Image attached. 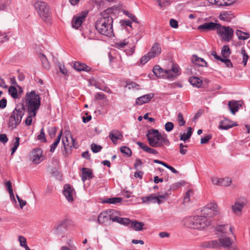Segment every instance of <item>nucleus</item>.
Returning <instances> with one entry per match:
<instances>
[{
  "label": "nucleus",
  "mask_w": 250,
  "mask_h": 250,
  "mask_svg": "<svg viewBox=\"0 0 250 250\" xmlns=\"http://www.w3.org/2000/svg\"><path fill=\"white\" fill-rule=\"evenodd\" d=\"M111 13L110 9H107L101 13V17L95 24L96 29L98 32L107 37H111L113 35V18Z\"/></svg>",
  "instance_id": "f257e3e1"
},
{
  "label": "nucleus",
  "mask_w": 250,
  "mask_h": 250,
  "mask_svg": "<svg viewBox=\"0 0 250 250\" xmlns=\"http://www.w3.org/2000/svg\"><path fill=\"white\" fill-rule=\"evenodd\" d=\"M149 145L154 147H162L164 145L167 146L170 142L166 134H162L155 129H149L146 134Z\"/></svg>",
  "instance_id": "f03ea898"
},
{
  "label": "nucleus",
  "mask_w": 250,
  "mask_h": 250,
  "mask_svg": "<svg viewBox=\"0 0 250 250\" xmlns=\"http://www.w3.org/2000/svg\"><path fill=\"white\" fill-rule=\"evenodd\" d=\"M211 224V220L208 219L203 215L190 216L186 218L184 225L188 228L203 229Z\"/></svg>",
  "instance_id": "7ed1b4c3"
},
{
  "label": "nucleus",
  "mask_w": 250,
  "mask_h": 250,
  "mask_svg": "<svg viewBox=\"0 0 250 250\" xmlns=\"http://www.w3.org/2000/svg\"><path fill=\"white\" fill-rule=\"evenodd\" d=\"M41 105L40 97L33 90L26 94L25 107L28 113H31L33 116H36L37 111Z\"/></svg>",
  "instance_id": "20e7f679"
},
{
  "label": "nucleus",
  "mask_w": 250,
  "mask_h": 250,
  "mask_svg": "<svg viewBox=\"0 0 250 250\" xmlns=\"http://www.w3.org/2000/svg\"><path fill=\"white\" fill-rule=\"evenodd\" d=\"M153 72L157 77L166 78L169 80H174L180 73H179V67L176 65H173L169 70L162 69L159 65L154 66Z\"/></svg>",
  "instance_id": "39448f33"
},
{
  "label": "nucleus",
  "mask_w": 250,
  "mask_h": 250,
  "mask_svg": "<svg viewBox=\"0 0 250 250\" xmlns=\"http://www.w3.org/2000/svg\"><path fill=\"white\" fill-rule=\"evenodd\" d=\"M25 106L21 104L18 106L11 113L8 122V127L11 129L15 128L21 122L24 114Z\"/></svg>",
  "instance_id": "423d86ee"
},
{
  "label": "nucleus",
  "mask_w": 250,
  "mask_h": 250,
  "mask_svg": "<svg viewBox=\"0 0 250 250\" xmlns=\"http://www.w3.org/2000/svg\"><path fill=\"white\" fill-rule=\"evenodd\" d=\"M216 31L217 34L225 42H229L234 36V30L230 26H225L218 23Z\"/></svg>",
  "instance_id": "0eeeda50"
},
{
  "label": "nucleus",
  "mask_w": 250,
  "mask_h": 250,
  "mask_svg": "<svg viewBox=\"0 0 250 250\" xmlns=\"http://www.w3.org/2000/svg\"><path fill=\"white\" fill-rule=\"evenodd\" d=\"M34 6L41 18L44 21H47L50 12L47 4L44 2L38 1L35 3Z\"/></svg>",
  "instance_id": "6e6552de"
},
{
  "label": "nucleus",
  "mask_w": 250,
  "mask_h": 250,
  "mask_svg": "<svg viewBox=\"0 0 250 250\" xmlns=\"http://www.w3.org/2000/svg\"><path fill=\"white\" fill-rule=\"evenodd\" d=\"M219 213L218 206L215 203L208 204L201 211V215L208 219Z\"/></svg>",
  "instance_id": "1a4fd4ad"
},
{
  "label": "nucleus",
  "mask_w": 250,
  "mask_h": 250,
  "mask_svg": "<svg viewBox=\"0 0 250 250\" xmlns=\"http://www.w3.org/2000/svg\"><path fill=\"white\" fill-rule=\"evenodd\" d=\"M65 136L62 139V143L65 148V153L68 154L71 152V148H77V144L75 142L70 131L65 132Z\"/></svg>",
  "instance_id": "9d476101"
},
{
  "label": "nucleus",
  "mask_w": 250,
  "mask_h": 250,
  "mask_svg": "<svg viewBox=\"0 0 250 250\" xmlns=\"http://www.w3.org/2000/svg\"><path fill=\"white\" fill-rule=\"evenodd\" d=\"M107 211L109 215V219L113 222L124 225L127 224L129 221V219L128 218L120 217L119 213L115 209H108Z\"/></svg>",
  "instance_id": "9b49d317"
},
{
  "label": "nucleus",
  "mask_w": 250,
  "mask_h": 250,
  "mask_svg": "<svg viewBox=\"0 0 250 250\" xmlns=\"http://www.w3.org/2000/svg\"><path fill=\"white\" fill-rule=\"evenodd\" d=\"M63 193L68 202H72L73 201L75 192L74 188L70 185L65 184L64 186Z\"/></svg>",
  "instance_id": "f8f14e48"
},
{
  "label": "nucleus",
  "mask_w": 250,
  "mask_h": 250,
  "mask_svg": "<svg viewBox=\"0 0 250 250\" xmlns=\"http://www.w3.org/2000/svg\"><path fill=\"white\" fill-rule=\"evenodd\" d=\"M246 204L245 199L242 201L236 200L233 205L232 206L231 208L234 213L236 215H239L241 214L242 208Z\"/></svg>",
  "instance_id": "ddd939ff"
},
{
  "label": "nucleus",
  "mask_w": 250,
  "mask_h": 250,
  "mask_svg": "<svg viewBox=\"0 0 250 250\" xmlns=\"http://www.w3.org/2000/svg\"><path fill=\"white\" fill-rule=\"evenodd\" d=\"M218 23L213 22H205L200 25L198 29L203 31H211L217 30Z\"/></svg>",
  "instance_id": "4468645a"
},
{
  "label": "nucleus",
  "mask_w": 250,
  "mask_h": 250,
  "mask_svg": "<svg viewBox=\"0 0 250 250\" xmlns=\"http://www.w3.org/2000/svg\"><path fill=\"white\" fill-rule=\"evenodd\" d=\"M86 16V14L84 13L73 17L72 20V27L75 29H78L84 21Z\"/></svg>",
  "instance_id": "2eb2a0df"
},
{
  "label": "nucleus",
  "mask_w": 250,
  "mask_h": 250,
  "mask_svg": "<svg viewBox=\"0 0 250 250\" xmlns=\"http://www.w3.org/2000/svg\"><path fill=\"white\" fill-rule=\"evenodd\" d=\"M124 225L128 226L134 230L137 231L143 230V227L144 226V224L143 222H139L137 220L131 221L130 219L129 222L127 223V224Z\"/></svg>",
  "instance_id": "dca6fc26"
},
{
  "label": "nucleus",
  "mask_w": 250,
  "mask_h": 250,
  "mask_svg": "<svg viewBox=\"0 0 250 250\" xmlns=\"http://www.w3.org/2000/svg\"><path fill=\"white\" fill-rule=\"evenodd\" d=\"M162 52V48L160 44L157 42H155L153 44L149 51L148 52L149 55L154 58L159 56Z\"/></svg>",
  "instance_id": "f3484780"
},
{
  "label": "nucleus",
  "mask_w": 250,
  "mask_h": 250,
  "mask_svg": "<svg viewBox=\"0 0 250 250\" xmlns=\"http://www.w3.org/2000/svg\"><path fill=\"white\" fill-rule=\"evenodd\" d=\"M237 124L227 119H224L222 120L219 124V128L220 129L227 130L232 127L236 126Z\"/></svg>",
  "instance_id": "a211bd4d"
},
{
  "label": "nucleus",
  "mask_w": 250,
  "mask_h": 250,
  "mask_svg": "<svg viewBox=\"0 0 250 250\" xmlns=\"http://www.w3.org/2000/svg\"><path fill=\"white\" fill-rule=\"evenodd\" d=\"M123 135L121 132L118 130H112L109 134V138L114 144L117 143L118 140H122L123 138Z\"/></svg>",
  "instance_id": "6ab92c4d"
},
{
  "label": "nucleus",
  "mask_w": 250,
  "mask_h": 250,
  "mask_svg": "<svg viewBox=\"0 0 250 250\" xmlns=\"http://www.w3.org/2000/svg\"><path fill=\"white\" fill-rule=\"evenodd\" d=\"M153 97L154 94L151 93L143 95L136 99V103L139 105H142L143 104L147 103Z\"/></svg>",
  "instance_id": "aec40b11"
},
{
  "label": "nucleus",
  "mask_w": 250,
  "mask_h": 250,
  "mask_svg": "<svg viewBox=\"0 0 250 250\" xmlns=\"http://www.w3.org/2000/svg\"><path fill=\"white\" fill-rule=\"evenodd\" d=\"M218 17L221 21L229 22L234 18V15L231 11H223L220 13Z\"/></svg>",
  "instance_id": "412c9836"
},
{
  "label": "nucleus",
  "mask_w": 250,
  "mask_h": 250,
  "mask_svg": "<svg viewBox=\"0 0 250 250\" xmlns=\"http://www.w3.org/2000/svg\"><path fill=\"white\" fill-rule=\"evenodd\" d=\"M33 162L39 164L42 161V151L41 149L35 148L32 152Z\"/></svg>",
  "instance_id": "4be33fe9"
},
{
  "label": "nucleus",
  "mask_w": 250,
  "mask_h": 250,
  "mask_svg": "<svg viewBox=\"0 0 250 250\" xmlns=\"http://www.w3.org/2000/svg\"><path fill=\"white\" fill-rule=\"evenodd\" d=\"M93 177L92 171L88 168H82V180L84 182L87 179H91Z\"/></svg>",
  "instance_id": "5701e85b"
},
{
  "label": "nucleus",
  "mask_w": 250,
  "mask_h": 250,
  "mask_svg": "<svg viewBox=\"0 0 250 250\" xmlns=\"http://www.w3.org/2000/svg\"><path fill=\"white\" fill-rule=\"evenodd\" d=\"M73 67L78 71H85L89 72L91 70L90 67L87 66L85 63H82L78 62L74 63Z\"/></svg>",
  "instance_id": "b1692460"
},
{
  "label": "nucleus",
  "mask_w": 250,
  "mask_h": 250,
  "mask_svg": "<svg viewBox=\"0 0 250 250\" xmlns=\"http://www.w3.org/2000/svg\"><path fill=\"white\" fill-rule=\"evenodd\" d=\"M108 220H109V215L107 210L101 212L97 218V222L99 224H105Z\"/></svg>",
  "instance_id": "393cba45"
},
{
  "label": "nucleus",
  "mask_w": 250,
  "mask_h": 250,
  "mask_svg": "<svg viewBox=\"0 0 250 250\" xmlns=\"http://www.w3.org/2000/svg\"><path fill=\"white\" fill-rule=\"evenodd\" d=\"M191 62L193 63L202 67L207 66V62L203 59L199 58L196 55L192 56Z\"/></svg>",
  "instance_id": "a878e982"
},
{
  "label": "nucleus",
  "mask_w": 250,
  "mask_h": 250,
  "mask_svg": "<svg viewBox=\"0 0 250 250\" xmlns=\"http://www.w3.org/2000/svg\"><path fill=\"white\" fill-rule=\"evenodd\" d=\"M137 144L144 151H146L149 153L153 154H157L158 153V151L156 150L153 149L151 147H149L146 145L142 142H137Z\"/></svg>",
  "instance_id": "bb28decb"
},
{
  "label": "nucleus",
  "mask_w": 250,
  "mask_h": 250,
  "mask_svg": "<svg viewBox=\"0 0 250 250\" xmlns=\"http://www.w3.org/2000/svg\"><path fill=\"white\" fill-rule=\"evenodd\" d=\"M219 246L220 245L226 248L229 247L232 244L231 239L228 237L220 238L219 239Z\"/></svg>",
  "instance_id": "cd10ccee"
},
{
  "label": "nucleus",
  "mask_w": 250,
  "mask_h": 250,
  "mask_svg": "<svg viewBox=\"0 0 250 250\" xmlns=\"http://www.w3.org/2000/svg\"><path fill=\"white\" fill-rule=\"evenodd\" d=\"M201 246L204 248L213 249L219 247V243L217 240H212L204 242Z\"/></svg>",
  "instance_id": "c85d7f7f"
},
{
  "label": "nucleus",
  "mask_w": 250,
  "mask_h": 250,
  "mask_svg": "<svg viewBox=\"0 0 250 250\" xmlns=\"http://www.w3.org/2000/svg\"><path fill=\"white\" fill-rule=\"evenodd\" d=\"M188 81L193 86L198 88L201 87L203 84L202 80L196 77H190Z\"/></svg>",
  "instance_id": "c756f323"
},
{
  "label": "nucleus",
  "mask_w": 250,
  "mask_h": 250,
  "mask_svg": "<svg viewBox=\"0 0 250 250\" xmlns=\"http://www.w3.org/2000/svg\"><path fill=\"white\" fill-rule=\"evenodd\" d=\"M229 107L233 114H235V113L239 109V104L237 102L234 101H231L229 102Z\"/></svg>",
  "instance_id": "7c9ffc66"
},
{
  "label": "nucleus",
  "mask_w": 250,
  "mask_h": 250,
  "mask_svg": "<svg viewBox=\"0 0 250 250\" xmlns=\"http://www.w3.org/2000/svg\"><path fill=\"white\" fill-rule=\"evenodd\" d=\"M66 225V220H62L55 227V233L60 234L62 229H64Z\"/></svg>",
  "instance_id": "2f4dec72"
},
{
  "label": "nucleus",
  "mask_w": 250,
  "mask_h": 250,
  "mask_svg": "<svg viewBox=\"0 0 250 250\" xmlns=\"http://www.w3.org/2000/svg\"><path fill=\"white\" fill-rule=\"evenodd\" d=\"M236 34L239 40H246L249 38L250 35L248 32H244L240 30L236 31Z\"/></svg>",
  "instance_id": "473e14b6"
},
{
  "label": "nucleus",
  "mask_w": 250,
  "mask_h": 250,
  "mask_svg": "<svg viewBox=\"0 0 250 250\" xmlns=\"http://www.w3.org/2000/svg\"><path fill=\"white\" fill-rule=\"evenodd\" d=\"M157 196H155L153 194H151L142 198V200L144 203L152 202L153 203H157Z\"/></svg>",
  "instance_id": "72a5a7b5"
},
{
  "label": "nucleus",
  "mask_w": 250,
  "mask_h": 250,
  "mask_svg": "<svg viewBox=\"0 0 250 250\" xmlns=\"http://www.w3.org/2000/svg\"><path fill=\"white\" fill-rule=\"evenodd\" d=\"M231 53L230 49L229 46L227 45L223 46L221 50V54L223 57L222 58H228Z\"/></svg>",
  "instance_id": "f704fd0d"
},
{
  "label": "nucleus",
  "mask_w": 250,
  "mask_h": 250,
  "mask_svg": "<svg viewBox=\"0 0 250 250\" xmlns=\"http://www.w3.org/2000/svg\"><path fill=\"white\" fill-rule=\"evenodd\" d=\"M62 133V130H61L59 134L57 136V138L56 139L55 141L51 145L50 151L51 152H54L57 146H58V144L59 143L61 138Z\"/></svg>",
  "instance_id": "c9c22d12"
},
{
  "label": "nucleus",
  "mask_w": 250,
  "mask_h": 250,
  "mask_svg": "<svg viewBox=\"0 0 250 250\" xmlns=\"http://www.w3.org/2000/svg\"><path fill=\"white\" fill-rule=\"evenodd\" d=\"M188 130L187 133H184L180 135V139L181 140L185 141L189 139L191 137L192 134V128L191 127H189L188 128Z\"/></svg>",
  "instance_id": "e433bc0d"
},
{
  "label": "nucleus",
  "mask_w": 250,
  "mask_h": 250,
  "mask_svg": "<svg viewBox=\"0 0 250 250\" xmlns=\"http://www.w3.org/2000/svg\"><path fill=\"white\" fill-rule=\"evenodd\" d=\"M8 92L12 98L14 99H17L19 98L17 89L15 87L13 86H10L8 89Z\"/></svg>",
  "instance_id": "4c0bfd02"
},
{
  "label": "nucleus",
  "mask_w": 250,
  "mask_h": 250,
  "mask_svg": "<svg viewBox=\"0 0 250 250\" xmlns=\"http://www.w3.org/2000/svg\"><path fill=\"white\" fill-rule=\"evenodd\" d=\"M129 43V42L126 40H124L122 41H120L119 42H117L115 43L114 46L119 49H121L125 47V46L127 45Z\"/></svg>",
  "instance_id": "58836bf2"
},
{
  "label": "nucleus",
  "mask_w": 250,
  "mask_h": 250,
  "mask_svg": "<svg viewBox=\"0 0 250 250\" xmlns=\"http://www.w3.org/2000/svg\"><path fill=\"white\" fill-rule=\"evenodd\" d=\"M228 227H229V225H219L216 227V230L217 231L225 233L226 232V229ZM229 229L230 231L232 232V228L231 226H229Z\"/></svg>",
  "instance_id": "ea45409f"
},
{
  "label": "nucleus",
  "mask_w": 250,
  "mask_h": 250,
  "mask_svg": "<svg viewBox=\"0 0 250 250\" xmlns=\"http://www.w3.org/2000/svg\"><path fill=\"white\" fill-rule=\"evenodd\" d=\"M241 54L243 57L242 63L245 66L247 64L249 56L246 52L244 47H242L241 50Z\"/></svg>",
  "instance_id": "a19ab883"
},
{
  "label": "nucleus",
  "mask_w": 250,
  "mask_h": 250,
  "mask_svg": "<svg viewBox=\"0 0 250 250\" xmlns=\"http://www.w3.org/2000/svg\"><path fill=\"white\" fill-rule=\"evenodd\" d=\"M40 58L42 61V66L46 69H49V64L46 57L43 54H40Z\"/></svg>",
  "instance_id": "79ce46f5"
},
{
  "label": "nucleus",
  "mask_w": 250,
  "mask_h": 250,
  "mask_svg": "<svg viewBox=\"0 0 250 250\" xmlns=\"http://www.w3.org/2000/svg\"><path fill=\"white\" fill-rule=\"evenodd\" d=\"M122 198L118 197H113L110 198H107L106 200L104 201V203H109V204H115L117 203H120L122 201Z\"/></svg>",
  "instance_id": "37998d69"
},
{
  "label": "nucleus",
  "mask_w": 250,
  "mask_h": 250,
  "mask_svg": "<svg viewBox=\"0 0 250 250\" xmlns=\"http://www.w3.org/2000/svg\"><path fill=\"white\" fill-rule=\"evenodd\" d=\"M160 8H163L170 4L169 0H155Z\"/></svg>",
  "instance_id": "c03bdc74"
},
{
  "label": "nucleus",
  "mask_w": 250,
  "mask_h": 250,
  "mask_svg": "<svg viewBox=\"0 0 250 250\" xmlns=\"http://www.w3.org/2000/svg\"><path fill=\"white\" fill-rule=\"evenodd\" d=\"M128 89L138 90L140 89V86L137 83L133 82H127L126 85Z\"/></svg>",
  "instance_id": "a18cd8bd"
},
{
  "label": "nucleus",
  "mask_w": 250,
  "mask_h": 250,
  "mask_svg": "<svg viewBox=\"0 0 250 250\" xmlns=\"http://www.w3.org/2000/svg\"><path fill=\"white\" fill-rule=\"evenodd\" d=\"M120 151L122 153L125 154L127 156H130L132 152L131 149L127 146H124L120 148Z\"/></svg>",
  "instance_id": "49530a36"
},
{
  "label": "nucleus",
  "mask_w": 250,
  "mask_h": 250,
  "mask_svg": "<svg viewBox=\"0 0 250 250\" xmlns=\"http://www.w3.org/2000/svg\"><path fill=\"white\" fill-rule=\"evenodd\" d=\"M177 121L180 126L185 125L186 122L184 119L183 115L181 112H179L177 117Z\"/></svg>",
  "instance_id": "de8ad7c7"
},
{
  "label": "nucleus",
  "mask_w": 250,
  "mask_h": 250,
  "mask_svg": "<svg viewBox=\"0 0 250 250\" xmlns=\"http://www.w3.org/2000/svg\"><path fill=\"white\" fill-rule=\"evenodd\" d=\"M220 186H229L231 183V179L229 177H226L225 178H221Z\"/></svg>",
  "instance_id": "09e8293b"
},
{
  "label": "nucleus",
  "mask_w": 250,
  "mask_h": 250,
  "mask_svg": "<svg viewBox=\"0 0 250 250\" xmlns=\"http://www.w3.org/2000/svg\"><path fill=\"white\" fill-rule=\"evenodd\" d=\"M152 58V57H150V56L149 55V53H147L146 54L142 57L140 59V63L142 64H144Z\"/></svg>",
  "instance_id": "8fccbe9b"
},
{
  "label": "nucleus",
  "mask_w": 250,
  "mask_h": 250,
  "mask_svg": "<svg viewBox=\"0 0 250 250\" xmlns=\"http://www.w3.org/2000/svg\"><path fill=\"white\" fill-rule=\"evenodd\" d=\"M168 197V194L165 193L164 195L157 196V203L159 204H161L167 200Z\"/></svg>",
  "instance_id": "3c124183"
},
{
  "label": "nucleus",
  "mask_w": 250,
  "mask_h": 250,
  "mask_svg": "<svg viewBox=\"0 0 250 250\" xmlns=\"http://www.w3.org/2000/svg\"><path fill=\"white\" fill-rule=\"evenodd\" d=\"M19 141H20V138L19 137H16L15 138V141L14 143V146L12 148L11 150V154H13L18 148L19 146Z\"/></svg>",
  "instance_id": "603ef678"
},
{
  "label": "nucleus",
  "mask_w": 250,
  "mask_h": 250,
  "mask_svg": "<svg viewBox=\"0 0 250 250\" xmlns=\"http://www.w3.org/2000/svg\"><path fill=\"white\" fill-rule=\"evenodd\" d=\"M37 138L39 140H40L41 142H46V138L45 136V133L44 132L43 128H42L41 130L40 134L38 136Z\"/></svg>",
  "instance_id": "864d4df0"
},
{
  "label": "nucleus",
  "mask_w": 250,
  "mask_h": 250,
  "mask_svg": "<svg viewBox=\"0 0 250 250\" xmlns=\"http://www.w3.org/2000/svg\"><path fill=\"white\" fill-rule=\"evenodd\" d=\"M28 116L26 118L25 121V124L26 125H31L32 122V117H35L36 116H33L31 113H28Z\"/></svg>",
  "instance_id": "5fc2aeb1"
},
{
  "label": "nucleus",
  "mask_w": 250,
  "mask_h": 250,
  "mask_svg": "<svg viewBox=\"0 0 250 250\" xmlns=\"http://www.w3.org/2000/svg\"><path fill=\"white\" fill-rule=\"evenodd\" d=\"M91 147L92 151L94 153H97L100 151L102 148V147L101 146H98L94 143L91 145Z\"/></svg>",
  "instance_id": "6e6d98bb"
},
{
  "label": "nucleus",
  "mask_w": 250,
  "mask_h": 250,
  "mask_svg": "<svg viewBox=\"0 0 250 250\" xmlns=\"http://www.w3.org/2000/svg\"><path fill=\"white\" fill-rule=\"evenodd\" d=\"M19 240L20 241L21 246L24 248H25L26 246H27L26 244V239L25 237L22 236H19Z\"/></svg>",
  "instance_id": "4d7b16f0"
},
{
  "label": "nucleus",
  "mask_w": 250,
  "mask_h": 250,
  "mask_svg": "<svg viewBox=\"0 0 250 250\" xmlns=\"http://www.w3.org/2000/svg\"><path fill=\"white\" fill-rule=\"evenodd\" d=\"M57 131V128L55 127H51L48 129V133L51 138L55 137Z\"/></svg>",
  "instance_id": "13d9d810"
},
{
  "label": "nucleus",
  "mask_w": 250,
  "mask_h": 250,
  "mask_svg": "<svg viewBox=\"0 0 250 250\" xmlns=\"http://www.w3.org/2000/svg\"><path fill=\"white\" fill-rule=\"evenodd\" d=\"M221 62H224L227 67H232L233 65L230 60L227 58H222Z\"/></svg>",
  "instance_id": "bf43d9fd"
},
{
  "label": "nucleus",
  "mask_w": 250,
  "mask_h": 250,
  "mask_svg": "<svg viewBox=\"0 0 250 250\" xmlns=\"http://www.w3.org/2000/svg\"><path fill=\"white\" fill-rule=\"evenodd\" d=\"M174 127V125L172 122H167L165 124V129L167 131H171Z\"/></svg>",
  "instance_id": "052dcab7"
},
{
  "label": "nucleus",
  "mask_w": 250,
  "mask_h": 250,
  "mask_svg": "<svg viewBox=\"0 0 250 250\" xmlns=\"http://www.w3.org/2000/svg\"><path fill=\"white\" fill-rule=\"evenodd\" d=\"M16 197L19 203L20 208H22L23 207L26 205V202L25 200H23L21 199L18 195H16Z\"/></svg>",
  "instance_id": "680f3d73"
},
{
  "label": "nucleus",
  "mask_w": 250,
  "mask_h": 250,
  "mask_svg": "<svg viewBox=\"0 0 250 250\" xmlns=\"http://www.w3.org/2000/svg\"><path fill=\"white\" fill-rule=\"evenodd\" d=\"M211 138V136L210 135H208L203 138H202L201 139V144H207Z\"/></svg>",
  "instance_id": "e2e57ef3"
},
{
  "label": "nucleus",
  "mask_w": 250,
  "mask_h": 250,
  "mask_svg": "<svg viewBox=\"0 0 250 250\" xmlns=\"http://www.w3.org/2000/svg\"><path fill=\"white\" fill-rule=\"evenodd\" d=\"M169 24L172 28H176L178 26L177 21L174 19H171L169 21Z\"/></svg>",
  "instance_id": "0e129e2a"
},
{
  "label": "nucleus",
  "mask_w": 250,
  "mask_h": 250,
  "mask_svg": "<svg viewBox=\"0 0 250 250\" xmlns=\"http://www.w3.org/2000/svg\"><path fill=\"white\" fill-rule=\"evenodd\" d=\"M221 180V178L219 179L217 177H212L211 178V181H212V183L214 185H218V186H220V184H221L220 180Z\"/></svg>",
  "instance_id": "69168bd1"
},
{
  "label": "nucleus",
  "mask_w": 250,
  "mask_h": 250,
  "mask_svg": "<svg viewBox=\"0 0 250 250\" xmlns=\"http://www.w3.org/2000/svg\"><path fill=\"white\" fill-rule=\"evenodd\" d=\"M0 141L3 143H5L8 141L7 136L5 134H0Z\"/></svg>",
  "instance_id": "338daca9"
},
{
  "label": "nucleus",
  "mask_w": 250,
  "mask_h": 250,
  "mask_svg": "<svg viewBox=\"0 0 250 250\" xmlns=\"http://www.w3.org/2000/svg\"><path fill=\"white\" fill-rule=\"evenodd\" d=\"M59 69L60 71L64 75H67V71L66 68L65 67L64 65L63 64H60L59 65Z\"/></svg>",
  "instance_id": "774afa93"
}]
</instances>
